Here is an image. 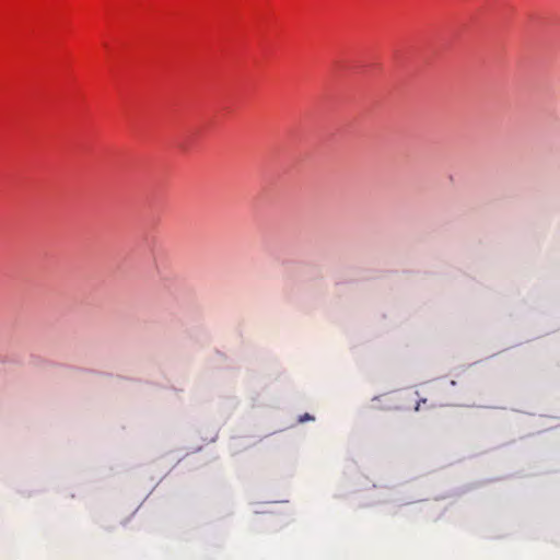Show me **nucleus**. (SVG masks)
<instances>
[{
  "label": "nucleus",
  "instance_id": "1",
  "mask_svg": "<svg viewBox=\"0 0 560 560\" xmlns=\"http://www.w3.org/2000/svg\"><path fill=\"white\" fill-rule=\"evenodd\" d=\"M308 419H312V417L306 413L304 417L301 418V421L308 420Z\"/></svg>",
  "mask_w": 560,
  "mask_h": 560
}]
</instances>
